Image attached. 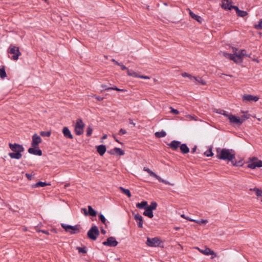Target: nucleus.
<instances>
[{
	"label": "nucleus",
	"instance_id": "1",
	"mask_svg": "<svg viewBox=\"0 0 262 262\" xmlns=\"http://www.w3.org/2000/svg\"><path fill=\"white\" fill-rule=\"evenodd\" d=\"M9 146L11 150L13 151L12 152H9L8 154L11 159L18 160L22 157L21 152L24 151V148L22 145L10 143Z\"/></svg>",
	"mask_w": 262,
	"mask_h": 262
},
{
	"label": "nucleus",
	"instance_id": "2",
	"mask_svg": "<svg viewBox=\"0 0 262 262\" xmlns=\"http://www.w3.org/2000/svg\"><path fill=\"white\" fill-rule=\"evenodd\" d=\"M216 157L220 160L232 161L235 159V153L232 149L226 148L222 149L220 152H219V149H217Z\"/></svg>",
	"mask_w": 262,
	"mask_h": 262
},
{
	"label": "nucleus",
	"instance_id": "3",
	"mask_svg": "<svg viewBox=\"0 0 262 262\" xmlns=\"http://www.w3.org/2000/svg\"><path fill=\"white\" fill-rule=\"evenodd\" d=\"M247 163V167L252 169L256 167H262V161L258 160L256 157L249 158Z\"/></svg>",
	"mask_w": 262,
	"mask_h": 262
},
{
	"label": "nucleus",
	"instance_id": "4",
	"mask_svg": "<svg viewBox=\"0 0 262 262\" xmlns=\"http://www.w3.org/2000/svg\"><path fill=\"white\" fill-rule=\"evenodd\" d=\"M99 234L100 232L98 227L96 225H93L88 231L87 236L90 239L95 241L97 239Z\"/></svg>",
	"mask_w": 262,
	"mask_h": 262
},
{
	"label": "nucleus",
	"instance_id": "5",
	"mask_svg": "<svg viewBox=\"0 0 262 262\" xmlns=\"http://www.w3.org/2000/svg\"><path fill=\"white\" fill-rule=\"evenodd\" d=\"M61 226L66 232H69L72 234L78 233L80 232V225L72 226L62 223Z\"/></svg>",
	"mask_w": 262,
	"mask_h": 262
},
{
	"label": "nucleus",
	"instance_id": "6",
	"mask_svg": "<svg viewBox=\"0 0 262 262\" xmlns=\"http://www.w3.org/2000/svg\"><path fill=\"white\" fill-rule=\"evenodd\" d=\"M8 52L11 54H13L12 59L13 60H17L19 56L21 55V52L19 51L18 47L15 46L11 44L8 48Z\"/></svg>",
	"mask_w": 262,
	"mask_h": 262
},
{
	"label": "nucleus",
	"instance_id": "7",
	"mask_svg": "<svg viewBox=\"0 0 262 262\" xmlns=\"http://www.w3.org/2000/svg\"><path fill=\"white\" fill-rule=\"evenodd\" d=\"M162 241L158 237L150 238L147 237L146 244L150 247H161Z\"/></svg>",
	"mask_w": 262,
	"mask_h": 262
},
{
	"label": "nucleus",
	"instance_id": "8",
	"mask_svg": "<svg viewBox=\"0 0 262 262\" xmlns=\"http://www.w3.org/2000/svg\"><path fill=\"white\" fill-rule=\"evenodd\" d=\"M157 207V203L156 202H152L149 206H147L145 210L143 212V215L147 216L149 218L154 216L153 210H155Z\"/></svg>",
	"mask_w": 262,
	"mask_h": 262
},
{
	"label": "nucleus",
	"instance_id": "9",
	"mask_svg": "<svg viewBox=\"0 0 262 262\" xmlns=\"http://www.w3.org/2000/svg\"><path fill=\"white\" fill-rule=\"evenodd\" d=\"M84 127V124L83 123L81 119H78L76 121L75 127V133L77 135H81L83 133V128Z\"/></svg>",
	"mask_w": 262,
	"mask_h": 262
},
{
	"label": "nucleus",
	"instance_id": "10",
	"mask_svg": "<svg viewBox=\"0 0 262 262\" xmlns=\"http://www.w3.org/2000/svg\"><path fill=\"white\" fill-rule=\"evenodd\" d=\"M102 244L104 246L114 247L117 246L118 242L116 240L114 237L111 236L108 237L106 241L103 242Z\"/></svg>",
	"mask_w": 262,
	"mask_h": 262
},
{
	"label": "nucleus",
	"instance_id": "11",
	"mask_svg": "<svg viewBox=\"0 0 262 262\" xmlns=\"http://www.w3.org/2000/svg\"><path fill=\"white\" fill-rule=\"evenodd\" d=\"M31 145L34 148H38V145L42 141L41 138L37 134H34L32 137Z\"/></svg>",
	"mask_w": 262,
	"mask_h": 262
},
{
	"label": "nucleus",
	"instance_id": "12",
	"mask_svg": "<svg viewBox=\"0 0 262 262\" xmlns=\"http://www.w3.org/2000/svg\"><path fill=\"white\" fill-rule=\"evenodd\" d=\"M195 248L197 249L201 253L206 255H213L211 258H213L214 257L216 256V253L213 250H212L211 249L208 247H205V249L204 250L201 249L199 247H196Z\"/></svg>",
	"mask_w": 262,
	"mask_h": 262
},
{
	"label": "nucleus",
	"instance_id": "13",
	"mask_svg": "<svg viewBox=\"0 0 262 262\" xmlns=\"http://www.w3.org/2000/svg\"><path fill=\"white\" fill-rule=\"evenodd\" d=\"M228 119H229L230 122L231 123H234L238 125H241L243 122L242 119H241L239 117H236L233 115L229 116Z\"/></svg>",
	"mask_w": 262,
	"mask_h": 262
},
{
	"label": "nucleus",
	"instance_id": "14",
	"mask_svg": "<svg viewBox=\"0 0 262 262\" xmlns=\"http://www.w3.org/2000/svg\"><path fill=\"white\" fill-rule=\"evenodd\" d=\"M246 52L245 50H242L239 53H237L235 51L237 63L242 62L243 61V57L248 56V55L246 54Z\"/></svg>",
	"mask_w": 262,
	"mask_h": 262
},
{
	"label": "nucleus",
	"instance_id": "15",
	"mask_svg": "<svg viewBox=\"0 0 262 262\" xmlns=\"http://www.w3.org/2000/svg\"><path fill=\"white\" fill-rule=\"evenodd\" d=\"M107 152L110 155L116 154L119 156H123L125 154L124 151L123 150L118 147H115L114 148L110 150H108Z\"/></svg>",
	"mask_w": 262,
	"mask_h": 262
},
{
	"label": "nucleus",
	"instance_id": "16",
	"mask_svg": "<svg viewBox=\"0 0 262 262\" xmlns=\"http://www.w3.org/2000/svg\"><path fill=\"white\" fill-rule=\"evenodd\" d=\"M134 219L137 223L138 227L140 228H142L143 224L142 216L139 213H137L136 214H135Z\"/></svg>",
	"mask_w": 262,
	"mask_h": 262
},
{
	"label": "nucleus",
	"instance_id": "17",
	"mask_svg": "<svg viewBox=\"0 0 262 262\" xmlns=\"http://www.w3.org/2000/svg\"><path fill=\"white\" fill-rule=\"evenodd\" d=\"M28 152L31 154L37 155L39 156H41L42 155V152L41 150H40L38 148L37 149V148H34L33 147L29 148L28 149Z\"/></svg>",
	"mask_w": 262,
	"mask_h": 262
},
{
	"label": "nucleus",
	"instance_id": "18",
	"mask_svg": "<svg viewBox=\"0 0 262 262\" xmlns=\"http://www.w3.org/2000/svg\"><path fill=\"white\" fill-rule=\"evenodd\" d=\"M181 144V142L176 140L172 141L170 143L167 144L168 146H169L172 150H176L180 147Z\"/></svg>",
	"mask_w": 262,
	"mask_h": 262
},
{
	"label": "nucleus",
	"instance_id": "19",
	"mask_svg": "<svg viewBox=\"0 0 262 262\" xmlns=\"http://www.w3.org/2000/svg\"><path fill=\"white\" fill-rule=\"evenodd\" d=\"M62 133L64 136L67 139H72L73 138V136L68 127H64L63 128Z\"/></svg>",
	"mask_w": 262,
	"mask_h": 262
},
{
	"label": "nucleus",
	"instance_id": "20",
	"mask_svg": "<svg viewBox=\"0 0 262 262\" xmlns=\"http://www.w3.org/2000/svg\"><path fill=\"white\" fill-rule=\"evenodd\" d=\"M243 98L244 100L247 101H254L256 102L258 100L259 97L255 96H252L251 95H244L243 96Z\"/></svg>",
	"mask_w": 262,
	"mask_h": 262
},
{
	"label": "nucleus",
	"instance_id": "21",
	"mask_svg": "<svg viewBox=\"0 0 262 262\" xmlns=\"http://www.w3.org/2000/svg\"><path fill=\"white\" fill-rule=\"evenodd\" d=\"M97 151L100 156H103L106 152V148L104 145L101 144L96 146Z\"/></svg>",
	"mask_w": 262,
	"mask_h": 262
},
{
	"label": "nucleus",
	"instance_id": "22",
	"mask_svg": "<svg viewBox=\"0 0 262 262\" xmlns=\"http://www.w3.org/2000/svg\"><path fill=\"white\" fill-rule=\"evenodd\" d=\"M223 55L226 58L230 59V60L234 61L235 63H237L235 53L234 54H230L226 52H223Z\"/></svg>",
	"mask_w": 262,
	"mask_h": 262
},
{
	"label": "nucleus",
	"instance_id": "23",
	"mask_svg": "<svg viewBox=\"0 0 262 262\" xmlns=\"http://www.w3.org/2000/svg\"><path fill=\"white\" fill-rule=\"evenodd\" d=\"M51 184L50 183H47V182H43L41 181H39L35 184H32L31 187L32 188H36L39 187H45L46 186H50Z\"/></svg>",
	"mask_w": 262,
	"mask_h": 262
},
{
	"label": "nucleus",
	"instance_id": "24",
	"mask_svg": "<svg viewBox=\"0 0 262 262\" xmlns=\"http://www.w3.org/2000/svg\"><path fill=\"white\" fill-rule=\"evenodd\" d=\"M189 14L192 18L196 20L197 21H198L200 23H202V21L203 20V18L200 16L195 14L189 9Z\"/></svg>",
	"mask_w": 262,
	"mask_h": 262
},
{
	"label": "nucleus",
	"instance_id": "25",
	"mask_svg": "<svg viewBox=\"0 0 262 262\" xmlns=\"http://www.w3.org/2000/svg\"><path fill=\"white\" fill-rule=\"evenodd\" d=\"M180 148L181 152L184 154H187L190 151L189 147L187 146V145L185 143H183L182 144H181L180 146Z\"/></svg>",
	"mask_w": 262,
	"mask_h": 262
},
{
	"label": "nucleus",
	"instance_id": "26",
	"mask_svg": "<svg viewBox=\"0 0 262 262\" xmlns=\"http://www.w3.org/2000/svg\"><path fill=\"white\" fill-rule=\"evenodd\" d=\"M88 215L93 216V217L96 216L97 215V212L94 209H93L91 206L89 205L88 206Z\"/></svg>",
	"mask_w": 262,
	"mask_h": 262
},
{
	"label": "nucleus",
	"instance_id": "27",
	"mask_svg": "<svg viewBox=\"0 0 262 262\" xmlns=\"http://www.w3.org/2000/svg\"><path fill=\"white\" fill-rule=\"evenodd\" d=\"M231 3L229 0H222V6L225 9L230 10Z\"/></svg>",
	"mask_w": 262,
	"mask_h": 262
},
{
	"label": "nucleus",
	"instance_id": "28",
	"mask_svg": "<svg viewBox=\"0 0 262 262\" xmlns=\"http://www.w3.org/2000/svg\"><path fill=\"white\" fill-rule=\"evenodd\" d=\"M148 205L147 202L145 201H143L141 203H138L136 204V207L139 209H145V208L147 207Z\"/></svg>",
	"mask_w": 262,
	"mask_h": 262
},
{
	"label": "nucleus",
	"instance_id": "29",
	"mask_svg": "<svg viewBox=\"0 0 262 262\" xmlns=\"http://www.w3.org/2000/svg\"><path fill=\"white\" fill-rule=\"evenodd\" d=\"M0 77L2 79H4L7 77L5 67L4 66H2L0 68Z\"/></svg>",
	"mask_w": 262,
	"mask_h": 262
},
{
	"label": "nucleus",
	"instance_id": "30",
	"mask_svg": "<svg viewBox=\"0 0 262 262\" xmlns=\"http://www.w3.org/2000/svg\"><path fill=\"white\" fill-rule=\"evenodd\" d=\"M119 189L122 193L126 194L128 198H130L132 196V194L129 189H125L122 187H120Z\"/></svg>",
	"mask_w": 262,
	"mask_h": 262
},
{
	"label": "nucleus",
	"instance_id": "31",
	"mask_svg": "<svg viewBox=\"0 0 262 262\" xmlns=\"http://www.w3.org/2000/svg\"><path fill=\"white\" fill-rule=\"evenodd\" d=\"M196 79L194 80L195 81L196 84H200L202 85H205L206 84V82L205 80H204L201 77H195Z\"/></svg>",
	"mask_w": 262,
	"mask_h": 262
},
{
	"label": "nucleus",
	"instance_id": "32",
	"mask_svg": "<svg viewBox=\"0 0 262 262\" xmlns=\"http://www.w3.org/2000/svg\"><path fill=\"white\" fill-rule=\"evenodd\" d=\"M127 75L128 76H132L136 78H138L139 75H138L136 72L131 70H127Z\"/></svg>",
	"mask_w": 262,
	"mask_h": 262
},
{
	"label": "nucleus",
	"instance_id": "33",
	"mask_svg": "<svg viewBox=\"0 0 262 262\" xmlns=\"http://www.w3.org/2000/svg\"><path fill=\"white\" fill-rule=\"evenodd\" d=\"M155 135L157 138H162L165 137L166 135V133L165 131L162 130L156 132Z\"/></svg>",
	"mask_w": 262,
	"mask_h": 262
},
{
	"label": "nucleus",
	"instance_id": "34",
	"mask_svg": "<svg viewBox=\"0 0 262 262\" xmlns=\"http://www.w3.org/2000/svg\"><path fill=\"white\" fill-rule=\"evenodd\" d=\"M189 221H191V222H193L196 223H198L200 225H201V224H206L208 222L207 220H203V219H201V220H198V221L192 219V220H189Z\"/></svg>",
	"mask_w": 262,
	"mask_h": 262
},
{
	"label": "nucleus",
	"instance_id": "35",
	"mask_svg": "<svg viewBox=\"0 0 262 262\" xmlns=\"http://www.w3.org/2000/svg\"><path fill=\"white\" fill-rule=\"evenodd\" d=\"M182 76L183 77H188L190 80H194V79H196L195 76H193L191 75H190V74H188V73H187L186 72H184V73H182Z\"/></svg>",
	"mask_w": 262,
	"mask_h": 262
},
{
	"label": "nucleus",
	"instance_id": "36",
	"mask_svg": "<svg viewBox=\"0 0 262 262\" xmlns=\"http://www.w3.org/2000/svg\"><path fill=\"white\" fill-rule=\"evenodd\" d=\"M237 14L239 17H244L248 15V13L247 11L239 10L238 12L237 13Z\"/></svg>",
	"mask_w": 262,
	"mask_h": 262
},
{
	"label": "nucleus",
	"instance_id": "37",
	"mask_svg": "<svg viewBox=\"0 0 262 262\" xmlns=\"http://www.w3.org/2000/svg\"><path fill=\"white\" fill-rule=\"evenodd\" d=\"M143 170L145 171H146L147 173H148V174L151 176V177H154V176H155L156 175V173H155L154 172H153L152 170H151L149 168H147V167H144V169Z\"/></svg>",
	"mask_w": 262,
	"mask_h": 262
},
{
	"label": "nucleus",
	"instance_id": "38",
	"mask_svg": "<svg viewBox=\"0 0 262 262\" xmlns=\"http://www.w3.org/2000/svg\"><path fill=\"white\" fill-rule=\"evenodd\" d=\"M77 249L78 250L79 253H86L87 252L86 247L85 246L83 247H77Z\"/></svg>",
	"mask_w": 262,
	"mask_h": 262
},
{
	"label": "nucleus",
	"instance_id": "39",
	"mask_svg": "<svg viewBox=\"0 0 262 262\" xmlns=\"http://www.w3.org/2000/svg\"><path fill=\"white\" fill-rule=\"evenodd\" d=\"M40 135L42 137H50L51 135V131H48V132H40Z\"/></svg>",
	"mask_w": 262,
	"mask_h": 262
},
{
	"label": "nucleus",
	"instance_id": "40",
	"mask_svg": "<svg viewBox=\"0 0 262 262\" xmlns=\"http://www.w3.org/2000/svg\"><path fill=\"white\" fill-rule=\"evenodd\" d=\"M93 132V128L91 126H89L86 128V135L88 137H90L91 136Z\"/></svg>",
	"mask_w": 262,
	"mask_h": 262
},
{
	"label": "nucleus",
	"instance_id": "41",
	"mask_svg": "<svg viewBox=\"0 0 262 262\" xmlns=\"http://www.w3.org/2000/svg\"><path fill=\"white\" fill-rule=\"evenodd\" d=\"M99 219L103 224H106V219L102 214L99 215Z\"/></svg>",
	"mask_w": 262,
	"mask_h": 262
},
{
	"label": "nucleus",
	"instance_id": "42",
	"mask_svg": "<svg viewBox=\"0 0 262 262\" xmlns=\"http://www.w3.org/2000/svg\"><path fill=\"white\" fill-rule=\"evenodd\" d=\"M205 155L207 157H211L213 155V153L212 151V149L209 148L208 150L206 151L204 153Z\"/></svg>",
	"mask_w": 262,
	"mask_h": 262
},
{
	"label": "nucleus",
	"instance_id": "43",
	"mask_svg": "<svg viewBox=\"0 0 262 262\" xmlns=\"http://www.w3.org/2000/svg\"><path fill=\"white\" fill-rule=\"evenodd\" d=\"M254 191H255L256 194L258 196H262V190L257 188H254Z\"/></svg>",
	"mask_w": 262,
	"mask_h": 262
},
{
	"label": "nucleus",
	"instance_id": "44",
	"mask_svg": "<svg viewBox=\"0 0 262 262\" xmlns=\"http://www.w3.org/2000/svg\"><path fill=\"white\" fill-rule=\"evenodd\" d=\"M254 28L257 30L262 29V19L259 20L258 24L254 25Z\"/></svg>",
	"mask_w": 262,
	"mask_h": 262
},
{
	"label": "nucleus",
	"instance_id": "45",
	"mask_svg": "<svg viewBox=\"0 0 262 262\" xmlns=\"http://www.w3.org/2000/svg\"><path fill=\"white\" fill-rule=\"evenodd\" d=\"M101 87L103 88L105 91L112 90L113 87H108L105 84H101Z\"/></svg>",
	"mask_w": 262,
	"mask_h": 262
},
{
	"label": "nucleus",
	"instance_id": "46",
	"mask_svg": "<svg viewBox=\"0 0 262 262\" xmlns=\"http://www.w3.org/2000/svg\"><path fill=\"white\" fill-rule=\"evenodd\" d=\"M170 113H171L174 114H176V115H178V114H179V111L178 110H177L176 109H174V108H173L172 107H170Z\"/></svg>",
	"mask_w": 262,
	"mask_h": 262
},
{
	"label": "nucleus",
	"instance_id": "47",
	"mask_svg": "<svg viewBox=\"0 0 262 262\" xmlns=\"http://www.w3.org/2000/svg\"><path fill=\"white\" fill-rule=\"evenodd\" d=\"M243 165V162L242 160L237 161V163H234L233 166H242Z\"/></svg>",
	"mask_w": 262,
	"mask_h": 262
},
{
	"label": "nucleus",
	"instance_id": "48",
	"mask_svg": "<svg viewBox=\"0 0 262 262\" xmlns=\"http://www.w3.org/2000/svg\"><path fill=\"white\" fill-rule=\"evenodd\" d=\"M126 133V131L125 129L121 128L119 131L118 134L120 136H122L124 134H125Z\"/></svg>",
	"mask_w": 262,
	"mask_h": 262
},
{
	"label": "nucleus",
	"instance_id": "49",
	"mask_svg": "<svg viewBox=\"0 0 262 262\" xmlns=\"http://www.w3.org/2000/svg\"><path fill=\"white\" fill-rule=\"evenodd\" d=\"M112 90H115L118 92H125V91H126V90H125L124 89H119L118 88H117V86L113 87Z\"/></svg>",
	"mask_w": 262,
	"mask_h": 262
},
{
	"label": "nucleus",
	"instance_id": "50",
	"mask_svg": "<svg viewBox=\"0 0 262 262\" xmlns=\"http://www.w3.org/2000/svg\"><path fill=\"white\" fill-rule=\"evenodd\" d=\"M81 212L83 213L84 215L88 216V210H86L85 208H82L81 209Z\"/></svg>",
	"mask_w": 262,
	"mask_h": 262
},
{
	"label": "nucleus",
	"instance_id": "51",
	"mask_svg": "<svg viewBox=\"0 0 262 262\" xmlns=\"http://www.w3.org/2000/svg\"><path fill=\"white\" fill-rule=\"evenodd\" d=\"M92 97L95 98L97 100L100 101L103 100V97H101L100 96H96V95H92Z\"/></svg>",
	"mask_w": 262,
	"mask_h": 262
},
{
	"label": "nucleus",
	"instance_id": "52",
	"mask_svg": "<svg viewBox=\"0 0 262 262\" xmlns=\"http://www.w3.org/2000/svg\"><path fill=\"white\" fill-rule=\"evenodd\" d=\"M154 178L157 179L160 182H163V181H164V179H162L160 176L157 175L156 173L155 176H154Z\"/></svg>",
	"mask_w": 262,
	"mask_h": 262
},
{
	"label": "nucleus",
	"instance_id": "53",
	"mask_svg": "<svg viewBox=\"0 0 262 262\" xmlns=\"http://www.w3.org/2000/svg\"><path fill=\"white\" fill-rule=\"evenodd\" d=\"M119 66H120L122 70H127H127H128V69L127 68H126L124 64H123L122 63L120 62V65H119Z\"/></svg>",
	"mask_w": 262,
	"mask_h": 262
},
{
	"label": "nucleus",
	"instance_id": "54",
	"mask_svg": "<svg viewBox=\"0 0 262 262\" xmlns=\"http://www.w3.org/2000/svg\"><path fill=\"white\" fill-rule=\"evenodd\" d=\"M231 9H234L236 11V13L239 10L238 7L237 6H232V5L230 6V10Z\"/></svg>",
	"mask_w": 262,
	"mask_h": 262
},
{
	"label": "nucleus",
	"instance_id": "55",
	"mask_svg": "<svg viewBox=\"0 0 262 262\" xmlns=\"http://www.w3.org/2000/svg\"><path fill=\"white\" fill-rule=\"evenodd\" d=\"M26 177L27 178V179L28 180H31L32 179L33 175L31 174L27 173H26Z\"/></svg>",
	"mask_w": 262,
	"mask_h": 262
},
{
	"label": "nucleus",
	"instance_id": "56",
	"mask_svg": "<svg viewBox=\"0 0 262 262\" xmlns=\"http://www.w3.org/2000/svg\"><path fill=\"white\" fill-rule=\"evenodd\" d=\"M138 78H140L144 79H150V77L149 76H144V75H139V76H138Z\"/></svg>",
	"mask_w": 262,
	"mask_h": 262
},
{
	"label": "nucleus",
	"instance_id": "57",
	"mask_svg": "<svg viewBox=\"0 0 262 262\" xmlns=\"http://www.w3.org/2000/svg\"><path fill=\"white\" fill-rule=\"evenodd\" d=\"M215 112H216V113H218V114H222H222H223L224 112H225V111H224V110H223L217 109V110H216V111H215Z\"/></svg>",
	"mask_w": 262,
	"mask_h": 262
},
{
	"label": "nucleus",
	"instance_id": "58",
	"mask_svg": "<svg viewBox=\"0 0 262 262\" xmlns=\"http://www.w3.org/2000/svg\"><path fill=\"white\" fill-rule=\"evenodd\" d=\"M186 117L189 118L190 120H196V119L195 118V117H194V116H192L190 115H188L186 116Z\"/></svg>",
	"mask_w": 262,
	"mask_h": 262
},
{
	"label": "nucleus",
	"instance_id": "59",
	"mask_svg": "<svg viewBox=\"0 0 262 262\" xmlns=\"http://www.w3.org/2000/svg\"><path fill=\"white\" fill-rule=\"evenodd\" d=\"M113 137L114 140H115V141H116L117 142L119 143V144H123L122 142H120L118 140V139L116 138V136L115 135H113Z\"/></svg>",
	"mask_w": 262,
	"mask_h": 262
},
{
	"label": "nucleus",
	"instance_id": "60",
	"mask_svg": "<svg viewBox=\"0 0 262 262\" xmlns=\"http://www.w3.org/2000/svg\"><path fill=\"white\" fill-rule=\"evenodd\" d=\"M115 64L119 66L120 65V62H118L117 61H116L115 59H112L111 60Z\"/></svg>",
	"mask_w": 262,
	"mask_h": 262
},
{
	"label": "nucleus",
	"instance_id": "61",
	"mask_svg": "<svg viewBox=\"0 0 262 262\" xmlns=\"http://www.w3.org/2000/svg\"><path fill=\"white\" fill-rule=\"evenodd\" d=\"M129 124L133 125L134 126L136 125V123L133 122V120L132 119H129Z\"/></svg>",
	"mask_w": 262,
	"mask_h": 262
},
{
	"label": "nucleus",
	"instance_id": "62",
	"mask_svg": "<svg viewBox=\"0 0 262 262\" xmlns=\"http://www.w3.org/2000/svg\"><path fill=\"white\" fill-rule=\"evenodd\" d=\"M249 118V117L247 115H243L242 116V118L243 120H246V119H248Z\"/></svg>",
	"mask_w": 262,
	"mask_h": 262
},
{
	"label": "nucleus",
	"instance_id": "63",
	"mask_svg": "<svg viewBox=\"0 0 262 262\" xmlns=\"http://www.w3.org/2000/svg\"><path fill=\"white\" fill-rule=\"evenodd\" d=\"M196 148H197V146L196 145H195L191 149V152L192 153H194L195 151H196Z\"/></svg>",
	"mask_w": 262,
	"mask_h": 262
},
{
	"label": "nucleus",
	"instance_id": "64",
	"mask_svg": "<svg viewBox=\"0 0 262 262\" xmlns=\"http://www.w3.org/2000/svg\"><path fill=\"white\" fill-rule=\"evenodd\" d=\"M39 232H41L46 234H49V232L47 230H39Z\"/></svg>",
	"mask_w": 262,
	"mask_h": 262
}]
</instances>
